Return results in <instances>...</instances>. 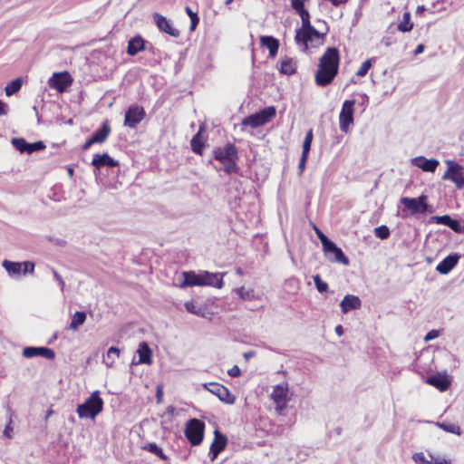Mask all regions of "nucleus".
<instances>
[{
    "instance_id": "obj_13",
    "label": "nucleus",
    "mask_w": 464,
    "mask_h": 464,
    "mask_svg": "<svg viewBox=\"0 0 464 464\" xmlns=\"http://www.w3.org/2000/svg\"><path fill=\"white\" fill-rule=\"evenodd\" d=\"M426 382L436 389H438L440 392H445L449 389L451 383L450 377L447 374L446 372H438L432 375H430L426 379Z\"/></svg>"
},
{
    "instance_id": "obj_36",
    "label": "nucleus",
    "mask_w": 464,
    "mask_h": 464,
    "mask_svg": "<svg viewBox=\"0 0 464 464\" xmlns=\"http://www.w3.org/2000/svg\"><path fill=\"white\" fill-rule=\"evenodd\" d=\"M23 84V81L20 78H16L10 82L5 88V94L11 96L17 92Z\"/></svg>"
},
{
    "instance_id": "obj_54",
    "label": "nucleus",
    "mask_w": 464,
    "mask_h": 464,
    "mask_svg": "<svg viewBox=\"0 0 464 464\" xmlns=\"http://www.w3.org/2000/svg\"><path fill=\"white\" fill-rule=\"evenodd\" d=\"M227 374L230 376V377H238L240 376L241 374V371L239 369V367L237 365H234L232 368H230L228 371H227Z\"/></svg>"
},
{
    "instance_id": "obj_60",
    "label": "nucleus",
    "mask_w": 464,
    "mask_h": 464,
    "mask_svg": "<svg viewBox=\"0 0 464 464\" xmlns=\"http://www.w3.org/2000/svg\"><path fill=\"white\" fill-rule=\"evenodd\" d=\"M12 431H13V429H12V427H11L10 423H9V424L5 427V429L4 430L3 434H4V436H5V437H7V438H9V439H10V438H12V434H11V433H12Z\"/></svg>"
},
{
    "instance_id": "obj_52",
    "label": "nucleus",
    "mask_w": 464,
    "mask_h": 464,
    "mask_svg": "<svg viewBox=\"0 0 464 464\" xmlns=\"http://www.w3.org/2000/svg\"><path fill=\"white\" fill-rule=\"evenodd\" d=\"M306 0H291V6L296 12L304 8V2Z\"/></svg>"
},
{
    "instance_id": "obj_45",
    "label": "nucleus",
    "mask_w": 464,
    "mask_h": 464,
    "mask_svg": "<svg viewBox=\"0 0 464 464\" xmlns=\"http://www.w3.org/2000/svg\"><path fill=\"white\" fill-rule=\"evenodd\" d=\"M276 110L274 106L263 108V125L276 116Z\"/></svg>"
},
{
    "instance_id": "obj_7",
    "label": "nucleus",
    "mask_w": 464,
    "mask_h": 464,
    "mask_svg": "<svg viewBox=\"0 0 464 464\" xmlns=\"http://www.w3.org/2000/svg\"><path fill=\"white\" fill-rule=\"evenodd\" d=\"M448 166L447 170L442 176L445 180L452 181L458 188L464 187V171L463 167L454 160H446Z\"/></svg>"
},
{
    "instance_id": "obj_2",
    "label": "nucleus",
    "mask_w": 464,
    "mask_h": 464,
    "mask_svg": "<svg viewBox=\"0 0 464 464\" xmlns=\"http://www.w3.org/2000/svg\"><path fill=\"white\" fill-rule=\"evenodd\" d=\"M213 158L223 165L226 173L237 172V160L238 156L237 150L234 144L227 143L224 147L215 148L213 150Z\"/></svg>"
},
{
    "instance_id": "obj_32",
    "label": "nucleus",
    "mask_w": 464,
    "mask_h": 464,
    "mask_svg": "<svg viewBox=\"0 0 464 464\" xmlns=\"http://www.w3.org/2000/svg\"><path fill=\"white\" fill-rule=\"evenodd\" d=\"M242 125L245 130L247 128L254 129L261 126V111H258L254 114L246 117L242 121Z\"/></svg>"
},
{
    "instance_id": "obj_43",
    "label": "nucleus",
    "mask_w": 464,
    "mask_h": 464,
    "mask_svg": "<svg viewBox=\"0 0 464 464\" xmlns=\"http://www.w3.org/2000/svg\"><path fill=\"white\" fill-rule=\"evenodd\" d=\"M374 60H375L374 58H371V59H367L366 61H364L361 64V66L358 69V71L356 72V75L360 76V77L365 76L367 74V72H369V70L371 69Z\"/></svg>"
},
{
    "instance_id": "obj_37",
    "label": "nucleus",
    "mask_w": 464,
    "mask_h": 464,
    "mask_svg": "<svg viewBox=\"0 0 464 464\" xmlns=\"http://www.w3.org/2000/svg\"><path fill=\"white\" fill-rule=\"evenodd\" d=\"M437 425L440 429H442L444 431H447V432H450L452 434H456V435L461 434V430H460L459 426L457 424L447 423V422H437Z\"/></svg>"
},
{
    "instance_id": "obj_1",
    "label": "nucleus",
    "mask_w": 464,
    "mask_h": 464,
    "mask_svg": "<svg viewBox=\"0 0 464 464\" xmlns=\"http://www.w3.org/2000/svg\"><path fill=\"white\" fill-rule=\"evenodd\" d=\"M340 53L336 47H328L319 60L315 83L325 87L333 82L339 72Z\"/></svg>"
},
{
    "instance_id": "obj_16",
    "label": "nucleus",
    "mask_w": 464,
    "mask_h": 464,
    "mask_svg": "<svg viewBox=\"0 0 464 464\" xmlns=\"http://www.w3.org/2000/svg\"><path fill=\"white\" fill-rule=\"evenodd\" d=\"M460 255L452 253L443 258L436 266V271L441 275H448L458 264Z\"/></svg>"
},
{
    "instance_id": "obj_63",
    "label": "nucleus",
    "mask_w": 464,
    "mask_h": 464,
    "mask_svg": "<svg viewBox=\"0 0 464 464\" xmlns=\"http://www.w3.org/2000/svg\"><path fill=\"white\" fill-rule=\"evenodd\" d=\"M424 45L422 44H420L417 45L415 51H414V54H420L423 51H424Z\"/></svg>"
},
{
    "instance_id": "obj_26",
    "label": "nucleus",
    "mask_w": 464,
    "mask_h": 464,
    "mask_svg": "<svg viewBox=\"0 0 464 464\" xmlns=\"http://www.w3.org/2000/svg\"><path fill=\"white\" fill-rule=\"evenodd\" d=\"M137 353L139 354V363H143V364H151L152 363V359H151L152 351L146 342H141L139 344Z\"/></svg>"
},
{
    "instance_id": "obj_49",
    "label": "nucleus",
    "mask_w": 464,
    "mask_h": 464,
    "mask_svg": "<svg viewBox=\"0 0 464 464\" xmlns=\"http://www.w3.org/2000/svg\"><path fill=\"white\" fill-rule=\"evenodd\" d=\"M412 459L416 464H432L431 461L426 459L425 455L422 452L413 454Z\"/></svg>"
},
{
    "instance_id": "obj_55",
    "label": "nucleus",
    "mask_w": 464,
    "mask_h": 464,
    "mask_svg": "<svg viewBox=\"0 0 464 464\" xmlns=\"http://www.w3.org/2000/svg\"><path fill=\"white\" fill-rule=\"evenodd\" d=\"M439 336V331L437 330H431L428 332L424 337V340L426 342L431 341Z\"/></svg>"
},
{
    "instance_id": "obj_40",
    "label": "nucleus",
    "mask_w": 464,
    "mask_h": 464,
    "mask_svg": "<svg viewBox=\"0 0 464 464\" xmlns=\"http://www.w3.org/2000/svg\"><path fill=\"white\" fill-rule=\"evenodd\" d=\"M12 145L21 153H26L28 142L23 138H13Z\"/></svg>"
},
{
    "instance_id": "obj_33",
    "label": "nucleus",
    "mask_w": 464,
    "mask_h": 464,
    "mask_svg": "<svg viewBox=\"0 0 464 464\" xmlns=\"http://www.w3.org/2000/svg\"><path fill=\"white\" fill-rule=\"evenodd\" d=\"M86 320V314L84 312L77 311L72 317L69 329L72 331L78 330V328L84 324Z\"/></svg>"
},
{
    "instance_id": "obj_51",
    "label": "nucleus",
    "mask_w": 464,
    "mask_h": 464,
    "mask_svg": "<svg viewBox=\"0 0 464 464\" xmlns=\"http://www.w3.org/2000/svg\"><path fill=\"white\" fill-rule=\"evenodd\" d=\"M315 233L318 237V238L320 239L321 243H322V246H323V249L326 246V245H328L332 240H330L320 229H318L317 227H315Z\"/></svg>"
},
{
    "instance_id": "obj_46",
    "label": "nucleus",
    "mask_w": 464,
    "mask_h": 464,
    "mask_svg": "<svg viewBox=\"0 0 464 464\" xmlns=\"http://www.w3.org/2000/svg\"><path fill=\"white\" fill-rule=\"evenodd\" d=\"M44 148H45V144L43 141L28 143L26 153L32 154L33 152L42 150Z\"/></svg>"
},
{
    "instance_id": "obj_19",
    "label": "nucleus",
    "mask_w": 464,
    "mask_h": 464,
    "mask_svg": "<svg viewBox=\"0 0 464 464\" xmlns=\"http://www.w3.org/2000/svg\"><path fill=\"white\" fill-rule=\"evenodd\" d=\"M411 163L423 171L433 173L437 169L440 161L436 159H426L423 156H418L411 160Z\"/></svg>"
},
{
    "instance_id": "obj_5",
    "label": "nucleus",
    "mask_w": 464,
    "mask_h": 464,
    "mask_svg": "<svg viewBox=\"0 0 464 464\" xmlns=\"http://www.w3.org/2000/svg\"><path fill=\"white\" fill-rule=\"evenodd\" d=\"M401 203L405 207L402 210L403 218L408 216L406 211H410L411 215L433 212V208L427 203V197L424 195L417 198L402 197Z\"/></svg>"
},
{
    "instance_id": "obj_56",
    "label": "nucleus",
    "mask_w": 464,
    "mask_h": 464,
    "mask_svg": "<svg viewBox=\"0 0 464 464\" xmlns=\"http://www.w3.org/2000/svg\"><path fill=\"white\" fill-rule=\"evenodd\" d=\"M286 285H290L294 291H296L298 289V281L295 278L288 279L285 282Z\"/></svg>"
},
{
    "instance_id": "obj_28",
    "label": "nucleus",
    "mask_w": 464,
    "mask_h": 464,
    "mask_svg": "<svg viewBox=\"0 0 464 464\" xmlns=\"http://www.w3.org/2000/svg\"><path fill=\"white\" fill-rule=\"evenodd\" d=\"M2 266L11 277L21 276L23 264L20 262H13L5 259L3 261Z\"/></svg>"
},
{
    "instance_id": "obj_9",
    "label": "nucleus",
    "mask_w": 464,
    "mask_h": 464,
    "mask_svg": "<svg viewBox=\"0 0 464 464\" xmlns=\"http://www.w3.org/2000/svg\"><path fill=\"white\" fill-rule=\"evenodd\" d=\"M145 116L146 112L141 106L138 104H131L125 112L124 125L130 129H135Z\"/></svg>"
},
{
    "instance_id": "obj_4",
    "label": "nucleus",
    "mask_w": 464,
    "mask_h": 464,
    "mask_svg": "<svg viewBox=\"0 0 464 464\" xmlns=\"http://www.w3.org/2000/svg\"><path fill=\"white\" fill-rule=\"evenodd\" d=\"M293 393L289 391L286 382H282L273 387L270 398L275 404V410L277 414L284 413L287 407V403L291 401Z\"/></svg>"
},
{
    "instance_id": "obj_23",
    "label": "nucleus",
    "mask_w": 464,
    "mask_h": 464,
    "mask_svg": "<svg viewBox=\"0 0 464 464\" xmlns=\"http://www.w3.org/2000/svg\"><path fill=\"white\" fill-rule=\"evenodd\" d=\"M184 280L179 285L180 288L188 286L201 285V273H195L194 271H185L182 273Z\"/></svg>"
},
{
    "instance_id": "obj_44",
    "label": "nucleus",
    "mask_w": 464,
    "mask_h": 464,
    "mask_svg": "<svg viewBox=\"0 0 464 464\" xmlns=\"http://www.w3.org/2000/svg\"><path fill=\"white\" fill-rule=\"evenodd\" d=\"M314 285L319 293H324L328 290V284L322 280L319 275L313 276Z\"/></svg>"
},
{
    "instance_id": "obj_41",
    "label": "nucleus",
    "mask_w": 464,
    "mask_h": 464,
    "mask_svg": "<svg viewBox=\"0 0 464 464\" xmlns=\"http://www.w3.org/2000/svg\"><path fill=\"white\" fill-rule=\"evenodd\" d=\"M200 133L198 132L191 140V149L196 154H202L204 144L200 140Z\"/></svg>"
},
{
    "instance_id": "obj_8",
    "label": "nucleus",
    "mask_w": 464,
    "mask_h": 464,
    "mask_svg": "<svg viewBox=\"0 0 464 464\" xmlns=\"http://www.w3.org/2000/svg\"><path fill=\"white\" fill-rule=\"evenodd\" d=\"M354 104V100H346L343 103L339 114V126L343 132H347L350 125L353 123Z\"/></svg>"
},
{
    "instance_id": "obj_24",
    "label": "nucleus",
    "mask_w": 464,
    "mask_h": 464,
    "mask_svg": "<svg viewBox=\"0 0 464 464\" xmlns=\"http://www.w3.org/2000/svg\"><path fill=\"white\" fill-rule=\"evenodd\" d=\"M92 164L96 169H101L102 167L108 166V167H116L118 166V162L114 160L109 154L103 153V154H95L93 156Z\"/></svg>"
},
{
    "instance_id": "obj_62",
    "label": "nucleus",
    "mask_w": 464,
    "mask_h": 464,
    "mask_svg": "<svg viewBox=\"0 0 464 464\" xmlns=\"http://www.w3.org/2000/svg\"><path fill=\"white\" fill-rule=\"evenodd\" d=\"M162 395H163L162 389L160 387H158L157 388V392H156V397H157L158 402L161 401Z\"/></svg>"
},
{
    "instance_id": "obj_11",
    "label": "nucleus",
    "mask_w": 464,
    "mask_h": 464,
    "mask_svg": "<svg viewBox=\"0 0 464 464\" xmlns=\"http://www.w3.org/2000/svg\"><path fill=\"white\" fill-rule=\"evenodd\" d=\"M204 388L212 394L218 396L220 401L226 403L233 404L235 402V396L222 384L218 382H209L205 383Z\"/></svg>"
},
{
    "instance_id": "obj_27",
    "label": "nucleus",
    "mask_w": 464,
    "mask_h": 464,
    "mask_svg": "<svg viewBox=\"0 0 464 464\" xmlns=\"http://www.w3.org/2000/svg\"><path fill=\"white\" fill-rule=\"evenodd\" d=\"M279 40L271 35H263V48L269 51V57L274 58L278 53Z\"/></svg>"
},
{
    "instance_id": "obj_64",
    "label": "nucleus",
    "mask_w": 464,
    "mask_h": 464,
    "mask_svg": "<svg viewBox=\"0 0 464 464\" xmlns=\"http://www.w3.org/2000/svg\"><path fill=\"white\" fill-rule=\"evenodd\" d=\"M335 333L337 335L341 336L343 334V328L341 324L335 326Z\"/></svg>"
},
{
    "instance_id": "obj_30",
    "label": "nucleus",
    "mask_w": 464,
    "mask_h": 464,
    "mask_svg": "<svg viewBox=\"0 0 464 464\" xmlns=\"http://www.w3.org/2000/svg\"><path fill=\"white\" fill-rule=\"evenodd\" d=\"M110 132H111V127H110L108 121H106L102 123V126L92 134V140H94L95 143H102L106 140Z\"/></svg>"
},
{
    "instance_id": "obj_48",
    "label": "nucleus",
    "mask_w": 464,
    "mask_h": 464,
    "mask_svg": "<svg viewBox=\"0 0 464 464\" xmlns=\"http://www.w3.org/2000/svg\"><path fill=\"white\" fill-rule=\"evenodd\" d=\"M237 293L242 299H251L252 297H254V291L252 289H246L243 286L237 288Z\"/></svg>"
},
{
    "instance_id": "obj_14",
    "label": "nucleus",
    "mask_w": 464,
    "mask_h": 464,
    "mask_svg": "<svg viewBox=\"0 0 464 464\" xmlns=\"http://www.w3.org/2000/svg\"><path fill=\"white\" fill-rule=\"evenodd\" d=\"M227 443V437L222 434L218 430L214 431V440L210 445L209 449V457L212 461H214L219 453L225 450Z\"/></svg>"
},
{
    "instance_id": "obj_59",
    "label": "nucleus",
    "mask_w": 464,
    "mask_h": 464,
    "mask_svg": "<svg viewBox=\"0 0 464 464\" xmlns=\"http://www.w3.org/2000/svg\"><path fill=\"white\" fill-rule=\"evenodd\" d=\"M7 104L0 100V116L5 115L7 113Z\"/></svg>"
},
{
    "instance_id": "obj_38",
    "label": "nucleus",
    "mask_w": 464,
    "mask_h": 464,
    "mask_svg": "<svg viewBox=\"0 0 464 464\" xmlns=\"http://www.w3.org/2000/svg\"><path fill=\"white\" fill-rule=\"evenodd\" d=\"M144 450L155 454L160 459H167V456L164 454L163 450L154 442L149 443L144 447Z\"/></svg>"
},
{
    "instance_id": "obj_3",
    "label": "nucleus",
    "mask_w": 464,
    "mask_h": 464,
    "mask_svg": "<svg viewBox=\"0 0 464 464\" xmlns=\"http://www.w3.org/2000/svg\"><path fill=\"white\" fill-rule=\"evenodd\" d=\"M103 401L100 397L98 391L93 392L86 401L79 404L76 412L81 419H95V417L102 411Z\"/></svg>"
},
{
    "instance_id": "obj_21",
    "label": "nucleus",
    "mask_w": 464,
    "mask_h": 464,
    "mask_svg": "<svg viewBox=\"0 0 464 464\" xmlns=\"http://www.w3.org/2000/svg\"><path fill=\"white\" fill-rule=\"evenodd\" d=\"M223 273H210L208 271L201 272V285L214 286L222 288L223 286Z\"/></svg>"
},
{
    "instance_id": "obj_20",
    "label": "nucleus",
    "mask_w": 464,
    "mask_h": 464,
    "mask_svg": "<svg viewBox=\"0 0 464 464\" xmlns=\"http://www.w3.org/2000/svg\"><path fill=\"white\" fill-rule=\"evenodd\" d=\"M153 19H154V22L156 24V25L158 26V28L173 36V37H178L179 35V31L176 28H174L171 24V23L163 15L158 14V13H155L153 14Z\"/></svg>"
},
{
    "instance_id": "obj_61",
    "label": "nucleus",
    "mask_w": 464,
    "mask_h": 464,
    "mask_svg": "<svg viewBox=\"0 0 464 464\" xmlns=\"http://www.w3.org/2000/svg\"><path fill=\"white\" fill-rule=\"evenodd\" d=\"M95 143L94 140H92V138L91 137L89 140H86V142L82 145V150H87L91 148L92 145Z\"/></svg>"
},
{
    "instance_id": "obj_50",
    "label": "nucleus",
    "mask_w": 464,
    "mask_h": 464,
    "mask_svg": "<svg viewBox=\"0 0 464 464\" xmlns=\"http://www.w3.org/2000/svg\"><path fill=\"white\" fill-rule=\"evenodd\" d=\"M20 263L23 264V266H22V274L23 275H25L27 273H30V274L34 273V263L30 262V261H24V262H20Z\"/></svg>"
},
{
    "instance_id": "obj_31",
    "label": "nucleus",
    "mask_w": 464,
    "mask_h": 464,
    "mask_svg": "<svg viewBox=\"0 0 464 464\" xmlns=\"http://www.w3.org/2000/svg\"><path fill=\"white\" fill-rule=\"evenodd\" d=\"M121 351L119 348L111 346L107 351V353L105 356H103L102 362L106 365L108 368H111L116 360L120 357Z\"/></svg>"
},
{
    "instance_id": "obj_29",
    "label": "nucleus",
    "mask_w": 464,
    "mask_h": 464,
    "mask_svg": "<svg viewBox=\"0 0 464 464\" xmlns=\"http://www.w3.org/2000/svg\"><path fill=\"white\" fill-rule=\"evenodd\" d=\"M278 70L282 74L292 75L296 72V63L292 58L285 57L282 59Z\"/></svg>"
},
{
    "instance_id": "obj_18",
    "label": "nucleus",
    "mask_w": 464,
    "mask_h": 464,
    "mask_svg": "<svg viewBox=\"0 0 464 464\" xmlns=\"http://www.w3.org/2000/svg\"><path fill=\"white\" fill-rule=\"evenodd\" d=\"M324 34H321L318 30L315 29V32L310 31L308 28H298L295 34V42L297 44H304L305 48H307L308 42L312 41L313 37L323 38Z\"/></svg>"
},
{
    "instance_id": "obj_10",
    "label": "nucleus",
    "mask_w": 464,
    "mask_h": 464,
    "mask_svg": "<svg viewBox=\"0 0 464 464\" xmlns=\"http://www.w3.org/2000/svg\"><path fill=\"white\" fill-rule=\"evenodd\" d=\"M72 82V76L67 72H54L48 80L49 87L58 92H63Z\"/></svg>"
},
{
    "instance_id": "obj_35",
    "label": "nucleus",
    "mask_w": 464,
    "mask_h": 464,
    "mask_svg": "<svg viewBox=\"0 0 464 464\" xmlns=\"http://www.w3.org/2000/svg\"><path fill=\"white\" fill-rule=\"evenodd\" d=\"M302 20V27L308 28L312 32H315V28L311 24L310 22V14L305 8H302L299 11H296Z\"/></svg>"
},
{
    "instance_id": "obj_47",
    "label": "nucleus",
    "mask_w": 464,
    "mask_h": 464,
    "mask_svg": "<svg viewBox=\"0 0 464 464\" xmlns=\"http://www.w3.org/2000/svg\"><path fill=\"white\" fill-rule=\"evenodd\" d=\"M185 307L188 313L193 314L200 315L202 309L196 305V304L192 301H188L185 303Z\"/></svg>"
},
{
    "instance_id": "obj_58",
    "label": "nucleus",
    "mask_w": 464,
    "mask_h": 464,
    "mask_svg": "<svg viewBox=\"0 0 464 464\" xmlns=\"http://www.w3.org/2000/svg\"><path fill=\"white\" fill-rule=\"evenodd\" d=\"M190 30L193 31L196 29L198 22H199V18L198 16V14H193L192 18H190Z\"/></svg>"
},
{
    "instance_id": "obj_34",
    "label": "nucleus",
    "mask_w": 464,
    "mask_h": 464,
    "mask_svg": "<svg viewBox=\"0 0 464 464\" xmlns=\"http://www.w3.org/2000/svg\"><path fill=\"white\" fill-rule=\"evenodd\" d=\"M398 30L402 33L410 32L413 28V24L411 22V13L405 12L402 15V20L397 26Z\"/></svg>"
},
{
    "instance_id": "obj_15",
    "label": "nucleus",
    "mask_w": 464,
    "mask_h": 464,
    "mask_svg": "<svg viewBox=\"0 0 464 464\" xmlns=\"http://www.w3.org/2000/svg\"><path fill=\"white\" fill-rule=\"evenodd\" d=\"M437 224L446 226L456 233H464V223L459 220L452 218L449 215L433 216L431 218Z\"/></svg>"
},
{
    "instance_id": "obj_6",
    "label": "nucleus",
    "mask_w": 464,
    "mask_h": 464,
    "mask_svg": "<svg viewBox=\"0 0 464 464\" xmlns=\"http://www.w3.org/2000/svg\"><path fill=\"white\" fill-rule=\"evenodd\" d=\"M205 423L196 418L187 421L184 433L192 446L199 445L204 438Z\"/></svg>"
},
{
    "instance_id": "obj_22",
    "label": "nucleus",
    "mask_w": 464,
    "mask_h": 464,
    "mask_svg": "<svg viewBox=\"0 0 464 464\" xmlns=\"http://www.w3.org/2000/svg\"><path fill=\"white\" fill-rule=\"evenodd\" d=\"M362 305L361 299L357 295H346L340 303L343 314H347L352 310L359 309Z\"/></svg>"
},
{
    "instance_id": "obj_12",
    "label": "nucleus",
    "mask_w": 464,
    "mask_h": 464,
    "mask_svg": "<svg viewBox=\"0 0 464 464\" xmlns=\"http://www.w3.org/2000/svg\"><path fill=\"white\" fill-rule=\"evenodd\" d=\"M324 252L329 261L343 264L344 266L349 265V258L344 255L343 251L336 246L334 242L331 241L328 245H326V246L324 248Z\"/></svg>"
},
{
    "instance_id": "obj_25",
    "label": "nucleus",
    "mask_w": 464,
    "mask_h": 464,
    "mask_svg": "<svg viewBox=\"0 0 464 464\" xmlns=\"http://www.w3.org/2000/svg\"><path fill=\"white\" fill-rule=\"evenodd\" d=\"M145 40L140 35H136L128 42L127 53L130 56L136 55L145 50Z\"/></svg>"
},
{
    "instance_id": "obj_39",
    "label": "nucleus",
    "mask_w": 464,
    "mask_h": 464,
    "mask_svg": "<svg viewBox=\"0 0 464 464\" xmlns=\"http://www.w3.org/2000/svg\"><path fill=\"white\" fill-rule=\"evenodd\" d=\"M313 138H314L313 130L310 129L306 132L304 140V142H303V151H302V154L309 155V152L311 150L312 142H313Z\"/></svg>"
},
{
    "instance_id": "obj_53",
    "label": "nucleus",
    "mask_w": 464,
    "mask_h": 464,
    "mask_svg": "<svg viewBox=\"0 0 464 464\" xmlns=\"http://www.w3.org/2000/svg\"><path fill=\"white\" fill-rule=\"evenodd\" d=\"M307 159H308V155H304V154H302L301 155V158H300V160H299V164H298V169H299V174L301 175L304 169H305V165H306V161H307Z\"/></svg>"
},
{
    "instance_id": "obj_57",
    "label": "nucleus",
    "mask_w": 464,
    "mask_h": 464,
    "mask_svg": "<svg viewBox=\"0 0 464 464\" xmlns=\"http://www.w3.org/2000/svg\"><path fill=\"white\" fill-rule=\"evenodd\" d=\"M53 276L54 278L59 282V285L61 286V289L63 290L64 288V281L63 279L62 278V276L57 273L56 270L53 269Z\"/></svg>"
},
{
    "instance_id": "obj_42",
    "label": "nucleus",
    "mask_w": 464,
    "mask_h": 464,
    "mask_svg": "<svg viewBox=\"0 0 464 464\" xmlns=\"http://www.w3.org/2000/svg\"><path fill=\"white\" fill-rule=\"evenodd\" d=\"M374 235L376 237L383 240L387 239L390 237L391 231L387 226L381 225L374 228Z\"/></svg>"
},
{
    "instance_id": "obj_17",
    "label": "nucleus",
    "mask_w": 464,
    "mask_h": 464,
    "mask_svg": "<svg viewBox=\"0 0 464 464\" xmlns=\"http://www.w3.org/2000/svg\"><path fill=\"white\" fill-rule=\"evenodd\" d=\"M23 355L25 358H33L34 356H42L48 360H53L55 357V353L53 350L47 347H34L28 346L23 350Z\"/></svg>"
}]
</instances>
